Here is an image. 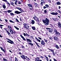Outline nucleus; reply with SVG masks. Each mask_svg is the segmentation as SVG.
I'll use <instances>...</instances> for the list:
<instances>
[{
  "label": "nucleus",
  "mask_w": 61,
  "mask_h": 61,
  "mask_svg": "<svg viewBox=\"0 0 61 61\" xmlns=\"http://www.w3.org/2000/svg\"><path fill=\"white\" fill-rule=\"evenodd\" d=\"M42 21L44 23L45 25H48L49 24V20L47 18H46L45 20H43Z\"/></svg>",
  "instance_id": "f257e3e1"
},
{
  "label": "nucleus",
  "mask_w": 61,
  "mask_h": 61,
  "mask_svg": "<svg viewBox=\"0 0 61 61\" xmlns=\"http://www.w3.org/2000/svg\"><path fill=\"white\" fill-rule=\"evenodd\" d=\"M6 39L9 41H7V42H8V43H10V44H14V42L12 41L11 40H10V39L7 38H6Z\"/></svg>",
  "instance_id": "f03ea898"
},
{
  "label": "nucleus",
  "mask_w": 61,
  "mask_h": 61,
  "mask_svg": "<svg viewBox=\"0 0 61 61\" xmlns=\"http://www.w3.org/2000/svg\"><path fill=\"white\" fill-rule=\"evenodd\" d=\"M24 26V28H26L27 29V27H26V26H27L28 28H29V26H30V25L29 24H27V23H24L23 24Z\"/></svg>",
  "instance_id": "7ed1b4c3"
},
{
  "label": "nucleus",
  "mask_w": 61,
  "mask_h": 61,
  "mask_svg": "<svg viewBox=\"0 0 61 61\" xmlns=\"http://www.w3.org/2000/svg\"><path fill=\"white\" fill-rule=\"evenodd\" d=\"M20 56L21 58H22L23 59H24V61H27V59H26L25 56L24 55H22V56Z\"/></svg>",
  "instance_id": "20e7f679"
},
{
  "label": "nucleus",
  "mask_w": 61,
  "mask_h": 61,
  "mask_svg": "<svg viewBox=\"0 0 61 61\" xmlns=\"http://www.w3.org/2000/svg\"><path fill=\"white\" fill-rule=\"evenodd\" d=\"M46 29L48 30V32H49L50 33H52L53 32L52 31V30H53L52 29H51L50 28H46Z\"/></svg>",
  "instance_id": "39448f33"
},
{
  "label": "nucleus",
  "mask_w": 61,
  "mask_h": 61,
  "mask_svg": "<svg viewBox=\"0 0 61 61\" xmlns=\"http://www.w3.org/2000/svg\"><path fill=\"white\" fill-rule=\"evenodd\" d=\"M45 3V1L43 0H41V6H43V4H44Z\"/></svg>",
  "instance_id": "423d86ee"
},
{
  "label": "nucleus",
  "mask_w": 61,
  "mask_h": 61,
  "mask_svg": "<svg viewBox=\"0 0 61 61\" xmlns=\"http://www.w3.org/2000/svg\"><path fill=\"white\" fill-rule=\"evenodd\" d=\"M16 9H18V10H20V11L21 12H24V11L23 10H22L21 8H20L19 7H16Z\"/></svg>",
  "instance_id": "0eeeda50"
},
{
  "label": "nucleus",
  "mask_w": 61,
  "mask_h": 61,
  "mask_svg": "<svg viewBox=\"0 0 61 61\" xmlns=\"http://www.w3.org/2000/svg\"><path fill=\"white\" fill-rule=\"evenodd\" d=\"M10 33L11 34H13L14 33V32L15 33V32L14 31H13V30H10Z\"/></svg>",
  "instance_id": "6e6552de"
},
{
  "label": "nucleus",
  "mask_w": 61,
  "mask_h": 61,
  "mask_svg": "<svg viewBox=\"0 0 61 61\" xmlns=\"http://www.w3.org/2000/svg\"><path fill=\"white\" fill-rule=\"evenodd\" d=\"M33 19L34 20H35L36 21H38V18L37 17L34 16L33 17Z\"/></svg>",
  "instance_id": "1a4fd4ad"
},
{
  "label": "nucleus",
  "mask_w": 61,
  "mask_h": 61,
  "mask_svg": "<svg viewBox=\"0 0 61 61\" xmlns=\"http://www.w3.org/2000/svg\"><path fill=\"white\" fill-rule=\"evenodd\" d=\"M15 14H19L21 13H22V12H19L18 11H16L15 12Z\"/></svg>",
  "instance_id": "9d476101"
},
{
  "label": "nucleus",
  "mask_w": 61,
  "mask_h": 61,
  "mask_svg": "<svg viewBox=\"0 0 61 61\" xmlns=\"http://www.w3.org/2000/svg\"><path fill=\"white\" fill-rule=\"evenodd\" d=\"M51 14L53 15H57L58 14L57 12L55 13V12H51Z\"/></svg>",
  "instance_id": "9b49d317"
},
{
  "label": "nucleus",
  "mask_w": 61,
  "mask_h": 61,
  "mask_svg": "<svg viewBox=\"0 0 61 61\" xmlns=\"http://www.w3.org/2000/svg\"><path fill=\"white\" fill-rule=\"evenodd\" d=\"M55 36H60V33L58 32H57L56 33H55Z\"/></svg>",
  "instance_id": "f8f14e48"
},
{
  "label": "nucleus",
  "mask_w": 61,
  "mask_h": 61,
  "mask_svg": "<svg viewBox=\"0 0 61 61\" xmlns=\"http://www.w3.org/2000/svg\"><path fill=\"white\" fill-rule=\"evenodd\" d=\"M27 5L28 6H29V8H33V6L31 4H28Z\"/></svg>",
  "instance_id": "ddd939ff"
},
{
  "label": "nucleus",
  "mask_w": 61,
  "mask_h": 61,
  "mask_svg": "<svg viewBox=\"0 0 61 61\" xmlns=\"http://www.w3.org/2000/svg\"><path fill=\"white\" fill-rule=\"evenodd\" d=\"M26 40H27V41L28 42H30V43H32V41H31V40L28 39L26 38Z\"/></svg>",
  "instance_id": "4468645a"
},
{
  "label": "nucleus",
  "mask_w": 61,
  "mask_h": 61,
  "mask_svg": "<svg viewBox=\"0 0 61 61\" xmlns=\"http://www.w3.org/2000/svg\"><path fill=\"white\" fill-rule=\"evenodd\" d=\"M20 37H21V38H22V39H23V40H24V41H26V39H25V38H24V37L23 36H22V35H20Z\"/></svg>",
  "instance_id": "2eb2a0df"
},
{
  "label": "nucleus",
  "mask_w": 61,
  "mask_h": 61,
  "mask_svg": "<svg viewBox=\"0 0 61 61\" xmlns=\"http://www.w3.org/2000/svg\"><path fill=\"white\" fill-rule=\"evenodd\" d=\"M41 43L42 45H44L45 44V43L44 41L42 40L41 41Z\"/></svg>",
  "instance_id": "dca6fc26"
},
{
  "label": "nucleus",
  "mask_w": 61,
  "mask_h": 61,
  "mask_svg": "<svg viewBox=\"0 0 61 61\" xmlns=\"http://www.w3.org/2000/svg\"><path fill=\"white\" fill-rule=\"evenodd\" d=\"M58 26L59 27L61 28V24L60 22H58Z\"/></svg>",
  "instance_id": "f3484780"
},
{
  "label": "nucleus",
  "mask_w": 61,
  "mask_h": 61,
  "mask_svg": "<svg viewBox=\"0 0 61 61\" xmlns=\"http://www.w3.org/2000/svg\"><path fill=\"white\" fill-rule=\"evenodd\" d=\"M54 40H55V41H58V39L57 38V37L56 36H54Z\"/></svg>",
  "instance_id": "a211bd4d"
},
{
  "label": "nucleus",
  "mask_w": 61,
  "mask_h": 61,
  "mask_svg": "<svg viewBox=\"0 0 61 61\" xmlns=\"http://www.w3.org/2000/svg\"><path fill=\"white\" fill-rule=\"evenodd\" d=\"M0 48L1 50H2V51H3L4 53H5V50H4V49H3V47L0 46Z\"/></svg>",
  "instance_id": "6ab92c4d"
},
{
  "label": "nucleus",
  "mask_w": 61,
  "mask_h": 61,
  "mask_svg": "<svg viewBox=\"0 0 61 61\" xmlns=\"http://www.w3.org/2000/svg\"><path fill=\"white\" fill-rule=\"evenodd\" d=\"M35 39L36 40V41L39 42H41V41H40V40L38 39H37L36 37H35Z\"/></svg>",
  "instance_id": "aec40b11"
},
{
  "label": "nucleus",
  "mask_w": 61,
  "mask_h": 61,
  "mask_svg": "<svg viewBox=\"0 0 61 61\" xmlns=\"http://www.w3.org/2000/svg\"><path fill=\"white\" fill-rule=\"evenodd\" d=\"M39 57H37L36 58L35 61H39Z\"/></svg>",
  "instance_id": "412c9836"
},
{
  "label": "nucleus",
  "mask_w": 61,
  "mask_h": 61,
  "mask_svg": "<svg viewBox=\"0 0 61 61\" xmlns=\"http://www.w3.org/2000/svg\"><path fill=\"white\" fill-rule=\"evenodd\" d=\"M6 32L9 36H10V35H11V34H10V33H9V31H8L7 30H6Z\"/></svg>",
  "instance_id": "4be33fe9"
},
{
  "label": "nucleus",
  "mask_w": 61,
  "mask_h": 61,
  "mask_svg": "<svg viewBox=\"0 0 61 61\" xmlns=\"http://www.w3.org/2000/svg\"><path fill=\"white\" fill-rule=\"evenodd\" d=\"M8 27L9 29H10V30H11L12 29V28H11V27L10 26V25H8Z\"/></svg>",
  "instance_id": "5701e85b"
},
{
  "label": "nucleus",
  "mask_w": 61,
  "mask_h": 61,
  "mask_svg": "<svg viewBox=\"0 0 61 61\" xmlns=\"http://www.w3.org/2000/svg\"><path fill=\"white\" fill-rule=\"evenodd\" d=\"M35 21L34 20H32L31 23L32 25H33L35 24Z\"/></svg>",
  "instance_id": "b1692460"
},
{
  "label": "nucleus",
  "mask_w": 61,
  "mask_h": 61,
  "mask_svg": "<svg viewBox=\"0 0 61 61\" xmlns=\"http://www.w3.org/2000/svg\"><path fill=\"white\" fill-rule=\"evenodd\" d=\"M31 28L33 30H36V27L35 26H32L31 27Z\"/></svg>",
  "instance_id": "393cba45"
},
{
  "label": "nucleus",
  "mask_w": 61,
  "mask_h": 61,
  "mask_svg": "<svg viewBox=\"0 0 61 61\" xmlns=\"http://www.w3.org/2000/svg\"><path fill=\"white\" fill-rule=\"evenodd\" d=\"M12 12V10H8L7 11V12L8 13H11V12Z\"/></svg>",
  "instance_id": "a878e982"
},
{
  "label": "nucleus",
  "mask_w": 61,
  "mask_h": 61,
  "mask_svg": "<svg viewBox=\"0 0 61 61\" xmlns=\"http://www.w3.org/2000/svg\"><path fill=\"white\" fill-rule=\"evenodd\" d=\"M56 4L57 5H61V3L59 2H57Z\"/></svg>",
  "instance_id": "bb28decb"
},
{
  "label": "nucleus",
  "mask_w": 61,
  "mask_h": 61,
  "mask_svg": "<svg viewBox=\"0 0 61 61\" xmlns=\"http://www.w3.org/2000/svg\"><path fill=\"white\" fill-rule=\"evenodd\" d=\"M10 5H13L14 6H15V5H14V3L13 2H11Z\"/></svg>",
  "instance_id": "cd10ccee"
},
{
  "label": "nucleus",
  "mask_w": 61,
  "mask_h": 61,
  "mask_svg": "<svg viewBox=\"0 0 61 61\" xmlns=\"http://www.w3.org/2000/svg\"><path fill=\"white\" fill-rule=\"evenodd\" d=\"M6 3L7 4H8V5L9 6H10V3H9L7 1L6 2Z\"/></svg>",
  "instance_id": "c85d7f7f"
},
{
  "label": "nucleus",
  "mask_w": 61,
  "mask_h": 61,
  "mask_svg": "<svg viewBox=\"0 0 61 61\" xmlns=\"http://www.w3.org/2000/svg\"><path fill=\"white\" fill-rule=\"evenodd\" d=\"M55 46L57 49H59V47H58V45H56Z\"/></svg>",
  "instance_id": "c756f323"
},
{
  "label": "nucleus",
  "mask_w": 61,
  "mask_h": 61,
  "mask_svg": "<svg viewBox=\"0 0 61 61\" xmlns=\"http://www.w3.org/2000/svg\"><path fill=\"white\" fill-rule=\"evenodd\" d=\"M3 7L4 8V9H5V8H6V6L5 5H2Z\"/></svg>",
  "instance_id": "7c9ffc66"
},
{
  "label": "nucleus",
  "mask_w": 61,
  "mask_h": 61,
  "mask_svg": "<svg viewBox=\"0 0 61 61\" xmlns=\"http://www.w3.org/2000/svg\"><path fill=\"white\" fill-rule=\"evenodd\" d=\"M14 27H15V28H16V29H17V30H19V28H17L16 26H14Z\"/></svg>",
  "instance_id": "2f4dec72"
},
{
  "label": "nucleus",
  "mask_w": 61,
  "mask_h": 61,
  "mask_svg": "<svg viewBox=\"0 0 61 61\" xmlns=\"http://www.w3.org/2000/svg\"><path fill=\"white\" fill-rule=\"evenodd\" d=\"M10 15H11V16H13V15H14V13H10Z\"/></svg>",
  "instance_id": "473e14b6"
},
{
  "label": "nucleus",
  "mask_w": 61,
  "mask_h": 61,
  "mask_svg": "<svg viewBox=\"0 0 61 61\" xmlns=\"http://www.w3.org/2000/svg\"><path fill=\"white\" fill-rule=\"evenodd\" d=\"M28 44H30V45H31V46H33V43H28Z\"/></svg>",
  "instance_id": "72a5a7b5"
},
{
  "label": "nucleus",
  "mask_w": 61,
  "mask_h": 61,
  "mask_svg": "<svg viewBox=\"0 0 61 61\" xmlns=\"http://www.w3.org/2000/svg\"><path fill=\"white\" fill-rule=\"evenodd\" d=\"M3 61H7V60L5 58H3Z\"/></svg>",
  "instance_id": "f704fd0d"
},
{
  "label": "nucleus",
  "mask_w": 61,
  "mask_h": 61,
  "mask_svg": "<svg viewBox=\"0 0 61 61\" xmlns=\"http://www.w3.org/2000/svg\"><path fill=\"white\" fill-rule=\"evenodd\" d=\"M49 50H50V51H51V52H52V53H53L54 52V50H51V49H49Z\"/></svg>",
  "instance_id": "c9c22d12"
},
{
  "label": "nucleus",
  "mask_w": 61,
  "mask_h": 61,
  "mask_svg": "<svg viewBox=\"0 0 61 61\" xmlns=\"http://www.w3.org/2000/svg\"><path fill=\"white\" fill-rule=\"evenodd\" d=\"M45 6L46 7V8L49 7V5L47 4L45 5Z\"/></svg>",
  "instance_id": "e433bc0d"
},
{
  "label": "nucleus",
  "mask_w": 61,
  "mask_h": 61,
  "mask_svg": "<svg viewBox=\"0 0 61 61\" xmlns=\"http://www.w3.org/2000/svg\"><path fill=\"white\" fill-rule=\"evenodd\" d=\"M54 31L55 32V33H56L58 32L57 30L55 29L54 30Z\"/></svg>",
  "instance_id": "4c0bfd02"
},
{
  "label": "nucleus",
  "mask_w": 61,
  "mask_h": 61,
  "mask_svg": "<svg viewBox=\"0 0 61 61\" xmlns=\"http://www.w3.org/2000/svg\"><path fill=\"white\" fill-rule=\"evenodd\" d=\"M26 36H28V37H29V36H30L28 34H27L26 33Z\"/></svg>",
  "instance_id": "58836bf2"
},
{
  "label": "nucleus",
  "mask_w": 61,
  "mask_h": 61,
  "mask_svg": "<svg viewBox=\"0 0 61 61\" xmlns=\"http://www.w3.org/2000/svg\"><path fill=\"white\" fill-rule=\"evenodd\" d=\"M15 61H18V59H17V58L15 57Z\"/></svg>",
  "instance_id": "ea45409f"
},
{
  "label": "nucleus",
  "mask_w": 61,
  "mask_h": 61,
  "mask_svg": "<svg viewBox=\"0 0 61 61\" xmlns=\"http://www.w3.org/2000/svg\"><path fill=\"white\" fill-rule=\"evenodd\" d=\"M17 1H16L14 3V4H15L16 5H17Z\"/></svg>",
  "instance_id": "a19ab883"
},
{
  "label": "nucleus",
  "mask_w": 61,
  "mask_h": 61,
  "mask_svg": "<svg viewBox=\"0 0 61 61\" xmlns=\"http://www.w3.org/2000/svg\"><path fill=\"white\" fill-rule=\"evenodd\" d=\"M44 39V41H45V42H46V43H47V40H46L45 39Z\"/></svg>",
  "instance_id": "79ce46f5"
},
{
  "label": "nucleus",
  "mask_w": 61,
  "mask_h": 61,
  "mask_svg": "<svg viewBox=\"0 0 61 61\" xmlns=\"http://www.w3.org/2000/svg\"><path fill=\"white\" fill-rule=\"evenodd\" d=\"M15 20L16 22H18V23H19V21H18V19H16Z\"/></svg>",
  "instance_id": "37998d69"
},
{
  "label": "nucleus",
  "mask_w": 61,
  "mask_h": 61,
  "mask_svg": "<svg viewBox=\"0 0 61 61\" xmlns=\"http://www.w3.org/2000/svg\"><path fill=\"white\" fill-rule=\"evenodd\" d=\"M9 21L10 22V23H14V22L13 21H12L11 20H9Z\"/></svg>",
  "instance_id": "c03bdc74"
},
{
  "label": "nucleus",
  "mask_w": 61,
  "mask_h": 61,
  "mask_svg": "<svg viewBox=\"0 0 61 61\" xmlns=\"http://www.w3.org/2000/svg\"><path fill=\"white\" fill-rule=\"evenodd\" d=\"M35 43L36 44V45H37V46H38V44L37 43V42H36V41H35Z\"/></svg>",
  "instance_id": "a18cd8bd"
},
{
  "label": "nucleus",
  "mask_w": 61,
  "mask_h": 61,
  "mask_svg": "<svg viewBox=\"0 0 61 61\" xmlns=\"http://www.w3.org/2000/svg\"><path fill=\"white\" fill-rule=\"evenodd\" d=\"M44 12V13H45V14H46V13H47V11H46V10H45Z\"/></svg>",
  "instance_id": "49530a36"
},
{
  "label": "nucleus",
  "mask_w": 61,
  "mask_h": 61,
  "mask_svg": "<svg viewBox=\"0 0 61 61\" xmlns=\"http://www.w3.org/2000/svg\"><path fill=\"white\" fill-rule=\"evenodd\" d=\"M58 12L59 13H60V14H61V12L60 10H58Z\"/></svg>",
  "instance_id": "de8ad7c7"
},
{
  "label": "nucleus",
  "mask_w": 61,
  "mask_h": 61,
  "mask_svg": "<svg viewBox=\"0 0 61 61\" xmlns=\"http://www.w3.org/2000/svg\"><path fill=\"white\" fill-rule=\"evenodd\" d=\"M18 4H19L20 5H21V2L20 1H19L18 2Z\"/></svg>",
  "instance_id": "09e8293b"
},
{
  "label": "nucleus",
  "mask_w": 61,
  "mask_h": 61,
  "mask_svg": "<svg viewBox=\"0 0 61 61\" xmlns=\"http://www.w3.org/2000/svg\"><path fill=\"white\" fill-rule=\"evenodd\" d=\"M3 1H4V2H7V0H2Z\"/></svg>",
  "instance_id": "8fccbe9b"
},
{
  "label": "nucleus",
  "mask_w": 61,
  "mask_h": 61,
  "mask_svg": "<svg viewBox=\"0 0 61 61\" xmlns=\"http://www.w3.org/2000/svg\"><path fill=\"white\" fill-rule=\"evenodd\" d=\"M50 39H51V40H52V39H53V38H52V37H50L49 38Z\"/></svg>",
  "instance_id": "3c124183"
},
{
  "label": "nucleus",
  "mask_w": 61,
  "mask_h": 61,
  "mask_svg": "<svg viewBox=\"0 0 61 61\" xmlns=\"http://www.w3.org/2000/svg\"><path fill=\"white\" fill-rule=\"evenodd\" d=\"M52 53L53 54V55L54 56H56V55H55V53H54V52H52Z\"/></svg>",
  "instance_id": "603ef678"
},
{
  "label": "nucleus",
  "mask_w": 61,
  "mask_h": 61,
  "mask_svg": "<svg viewBox=\"0 0 61 61\" xmlns=\"http://www.w3.org/2000/svg\"><path fill=\"white\" fill-rule=\"evenodd\" d=\"M35 5H36V6H37L38 4L37 3H35Z\"/></svg>",
  "instance_id": "864d4df0"
},
{
  "label": "nucleus",
  "mask_w": 61,
  "mask_h": 61,
  "mask_svg": "<svg viewBox=\"0 0 61 61\" xmlns=\"http://www.w3.org/2000/svg\"><path fill=\"white\" fill-rule=\"evenodd\" d=\"M7 11H4V12L5 13H7Z\"/></svg>",
  "instance_id": "5fc2aeb1"
},
{
  "label": "nucleus",
  "mask_w": 61,
  "mask_h": 61,
  "mask_svg": "<svg viewBox=\"0 0 61 61\" xmlns=\"http://www.w3.org/2000/svg\"><path fill=\"white\" fill-rule=\"evenodd\" d=\"M47 8L45 6H44L43 7V8L44 9H46V8Z\"/></svg>",
  "instance_id": "6e6d98bb"
},
{
  "label": "nucleus",
  "mask_w": 61,
  "mask_h": 61,
  "mask_svg": "<svg viewBox=\"0 0 61 61\" xmlns=\"http://www.w3.org/2000/svg\"><path fill=\"white\" fill-rule=\"evenodd\" d=\"M23 34L24 35V36H26V34H25V33H24Z\"/></svg>",
  "instance_id": "4d7b16f0"
},
{
  "label": "nucleus",
  "mask_w": 61,
  "mask_h": 61,
  "mask_svg": "<svg viewBox=\"0 0 61 61\" xmlns=\"http://www.w3.org/2000/svg\"><path fill=\"white\" fill-rule=\"evenodd\" d=\"M53 60H54V61H57L55 59H54Z\"/></svg>",
  "instance_id": "13d9d810"
},
{
  "label": "nucleus",
  "mask_w": 61,
  "mask_h": 61,
  "mask_svg": "<svg viewBox=\"0 0 61 61\" xmlns=\"http://www.w3.org/2000/svg\"><path fill=\"white\" fill-rule=\"evenodd\" d=\"M38 38H39V39H40L41 40H42V39L40 37H38Z\"/></svg>",
  "instance_id": "bf43d9fd"
},
{
  "label": "nucleus",
  "mask_w": 61,
  "mask_h": 61,
  "mask_svg": "<svg viewBox=\"0 0 61 61\" xmlns=\"http://www.w3.org/2000/svg\"><path fill=\"white\" fill-rule=\"evenodd\" d=\"M19 54H20V55H22V53H21L20 52H19Z\"/></svg>",
  "instance_id": "052dcab7"
},
{
  "label": "nucleus",
  "mask_w": 61,
  "mask_h": 61,
  "mask_svg": "<svg viewBox=\"0 0 61 61\" xmlns=\"http://www.w3.org/2000/svg\"><path fill=\"white\" fill-rule=\"evenodd\" d=\"M20 21H22V20H21V18H20Z\"/></svg>",
  "instance_id": "680f3d73"
},
{
  "label": "nucleus",
  "mask_w": 61,
  "mask_h": 61,
  "mask_svg": "<svg viewBox=\"0 0 61 61\" xmlns=\"http://www.w3.org/2000/svg\"><path fill=\"white\" fill-rule=\"evenodd\" d=\"M0 37H3V36H2L0 34Z\"/></svg>",
  "instance_id": "e2e57ef3"
},
{
  "label": "nucleus",
  "mask_w": 61,
  "mask_h": 61,
  "mask_svg": "<svg viewBox=\"0 0 61 61\" xmlns=\"http://www.w3.org/2000/svg\"><path fill=\"white\" fill-rule=\"evenodd\" d=\"M5 21L6 22H7V20L6 19H5Z\"/></svg>",
  "instance_id": "0e129e2a"
},
{
  "label": "nucleus",
  "mask_w": 61,
  "mask_h": 61,
  "mask_svg": "<svg viewBox=\"0 0 61 61\" xmlns=\"http://www.w3.org/2000/svg\"><path fill=\"white\" fill-rule=\"evenodd\" d=\"M40 57L41 58H44V57L43 56H41Z\"/></svg>",
  "instance_id": "69168bd1"
},
{
  "label": "nucleus",
  "mask_w": 61,
  "mask_h": 61,
  "mask_svg": "<svg viewBox=\"0 0 61 61\" xmlns=\"http://www.w3.org/2000/svg\"><path fill=\"white\" fill-rule=\"evenodd\" d=\"M48 1L49 2H51V0H48Z\"/></svg>",
  "instance_id": "338daca9"
},
{
  "label": "nucleus",
  "mask_w": 61,
  "mask_h": 61,
  "mask_svg": "<svg viewBox=\"0 0 61 61\" xmlns=\"http://www.w3.org/2000/svg\"><path fill=\"white\" fill-rule=\"evenodd\" d=\"M46 60L47 61H48V59H46Z\"/></svg>",
  "instance_id": "774afa93"
}]
</instances>
